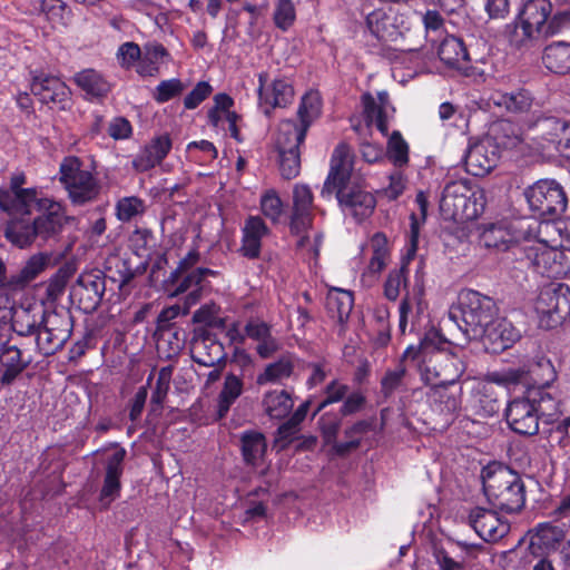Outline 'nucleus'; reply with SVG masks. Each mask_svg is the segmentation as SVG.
<instances>
[{
  "mask_svg": "<svg viewBox=\"0 0 570 570\" xmlns=\"http://www.w3.org/2000/svg\"><path fill=\"white\" fill-rule=\"evenodd\" d=\"M190 356L195 363L213 367L225 362L226 352L215 335L203 331L196 333L190 341Z\"/></svg>",
  "mask_w": 570,
  "mask_h": 570,
  "instance_id": "nucleus-20",
  "label": "nucleus"
},
{
  "mask_svg": "<svg viewBox=\"0 0 570 570\" xmlns=\"http://www.w3.org/2000/svg\"><path fill=\"white\" fill-rule=\"evenodd\" d=\"M386 157L396 167H403L409 163V145L400 131H393L387 140Z\"/></svg>",
  "mask_w": 570,
  "mask_h": 570,
  "instance_id": "nucleus-54",
  "label": "nucleus"
},
{
  "mask_svg": "<svg viewBox=\"0 0 570 570\" xmlns=\"http://www.w3.org/2000/svg\"><path fill=\"white\" fill-rule=\"evenodd\" d=\"M31 92L46 105H52L60 110L71 107V91L58 77L40 73L32 77Z\"/></svg>",
  "mask_w": 570,
  "mask_h": 570,
  "instance_id": "nucleus-12",
  "label": "nucleus"
},
{
  "mask_svg": "<svg viewBox=\"0 0 570 570\" xmlns=\"http://www.w3.org/2000/svg\"><path fill=\"white\" fill-rule=\"evenodd\" d=\"M409 269L405 264L399 268L392 269L384 283V296L389 301H396L401 294V289L407 285Z\"/></svg>",
  "mask_w": 570,
  "mask_h": 570,
  "instance_id": "nucleus-55",
  "label": "nucleus"
},
{
  "mask_svg": "<svg viewBox=\"0 0 570 570\" xmlns=\"http://www.w3.org/2000/svg\"><path fill=\"white\" fill-rule=\"evenodd\" d=\"M294 357L291 354L282 355L277 361L266 365L257 376V384L281 383L288 379L294 372Z\"/></svg>",
  "mask_w": 570,
  "mask_h": 570,
  "instance_id": "nucleus-45",
  "label": "nucleus"
},
{
  "mask_svg": "<svg viewBox=\"0 0 570 570\" xmlns=\"http://www.w3.org/2000/svg\"><path fill=\"white\" fill-rule=\"evenodd\" d=\"M469 523L480 538L495 542L509 533L510 525L499 514L489 509L476 507L469 514Z\"/></svg>",
  "mask_w": 570,
  "mask_h": 570,
  "instance_id": "nucleus-19",
  "label": "nucleus"
},
{
  "mask_svg": "<svg viewBox=\"0 0 570 570\" xmlns=\"http://www.w3.org/2000/svg\"><path fill=\"white\" fill-rule=\"evenodd\" d=\"M353 169V154L345 142L338 144L331 157V168L323 185L322 197H330L334 190L347 186Z\"/></svg>",
  "mask_w": 570,
  "mask_h": 570,
  "instance_id": "nucleus-15",
  "label": "nucleus"
},
{
  "mask_svg": "<svg viewBox=\"0 0 570 570\" xmlns=\"http://www.w3.org/2000/svg\"><path fill=\"white\" fill-rule=\"evenodd\" d=\"M168 55L166 48L160 43H147L144 47V57L138 71L141 75L154 76L158 72L159 62Z\"/></svg>",
  "mask_w": 570,
  "mask_h": 570,
  "instance_id": "nucleus-53",
  "label": "nucleus"
},
{
  "mask_svg": "<svg viewBox=\"0 0 570 570\" xmlns=\"http://www.w3.org/2000/svg\"><path fill=\"white\" fill-rule=\"evenodd\" d=\"M493 101L497 106L514 114L527 112L532 106V97L523 89L515 92H499L493 97Z\"/></svg>",
  "mask_w": 570,
  "mask_h": 570,
  "instance_id": "nucleus-48",
  "label": "nucleus"
},
{
  "mask_svg": "<svg viewBox=\"0 0 570 570\" xmlns=\"http://www.w3.org/2000/svg\"><path fill=\"white\" fill-rule=\"evenodd\" d=\"M374 429V420H360L344 430L347 441L335 443L334 451L340 456H345L356 450L362 442V436Z\"/></svg>",
  "mask_w": 570,
  "mask_h": 570,
  "instance_id": "nucleus-44",
  "label": "nucleus"
},
{
  "mask_svg": "<svg viewBox=\"0 0 570 570\" xmlns=\"http://www.w3.org/2000/svg\"><path fill=\"white\" fill-rule=\"evenodd\" d=\"M279 154L281 174L286 179H292L299 174L301 153L299 150H291Z\"/></svg>",
  "mask_w": 570,
  "mask_h": 570,
  "instance_id": "nucleus-62",
  "label": "nucleus"
},
{
  "mask_svg": "<svg viewBox=\"0 0 570 570\" xmlns=\"http://www.w3.org/2000/svg\"><path fill=\"white\" fill-rule=\"evenodd\" d=\"M243 379L234 373H227L224 379L223 387L217 396V419H224L229 412L232 405L243 394Z\"/></svg>",
  "mask_w": 570,
  "mask_h": 570,
  "instance_id": "nucleus-39",
  "label": "nucleus"
},
{
  "mask_svg": "<svg viewBox=\"0 0 570 570\" xmlns=\"http://www.w3.org/2000/svg\"><path fill=\"white\" fill-rule=\"evenodd\" d=\"M41 326L36 336V345L43 356L60 351L71 336L73 317L69 312H41Z\"/></svg>",
  "mask_w": 570,
  "mask_h": 570,
  "instance_id": "nucleus-7",
  "label": "nucleus"
},
{
  "mask_svg": "<svg viewBox=\"0 0 570 570\" xmlns=\"http://www.w3.org/2000/svg\"><path fill=\"white\" fill-rule=\"evenodd\" d=\"M483 210L482 190H473L466 180H453L444 186L440 199V212L444 219L472 220L478 218Z\"/></svg>",
  "mask_w": 570,
  "mask_h": 570,
  "instance_id": "nucleus-4",
  "label": "nucleus"
},
{
  "mask_svg": "<svg viewBox=\"0 0 570 570\" xmlns=\"http://www.w3.org/2000/svg\"><path fill=\"white\" fill-rule=\"evenodd\" d=\"M244 330L247 337L258 342L256 352L262 358H268L278 351L279 344L273 337L272 328L266 322L252 318L246 323Z\"/></svg>",
  "mask_w": 570,
  "mask_h": 570,
  "instance_id": "nucleus-30",
  "label": "nucleus"
},
{
  "mask_svg": "<svg viewBox=\"0 0 570 570\" xmlns=\"http://www.w3.org/2000/svg\"><path fill=\"white\" fill-rule=\"evenodd\" d=\"M505 420L510 429L520 435L532 436L539 432L540 417L528 393L508 404Z\"/></svg>",
  "mask_w": 570,
  "mask_h": 570,
  "instance_id": "nucleus-14",
  "label": "nucleus"
},
{
  "mask_svg": "<svg viewBox=\"0 0 570 570\" xmlns=\"http://www.w3.org/2000/svg\"><path fill=\"white\" fill-rule=\"evenodd\" d=\"M258 101L265 116L271 117L275 108H285L294 99L292 81L286 77H276L268 81V73L258 75Z\"/></svg>",
  "mask_w": 570,
  "mask_h": 570,
  "instance_id": "nucleus-10",
  "label": "nucleus"
},
{
  "mask_svg": "<svg viewBox=\"0 0 570 570\" xmlns=\"http://www.w3.org/2000/svg\"><path fill=\"white\" fill-rule=\"evenodd\" d=\"M366 23L372 35L379 40L389 41L397 36L392 18L382 10L371 12L366 18Z\"/></svg>",
  "mask_w": 570,
  "mask_h": 570,
  "instance_id": "nucleus-49",
  "label": "nucleus"
},
{
  "mask_svg": "<svg viewBox=\"0 0 570 570\" xmlns=\"http://www.w3.org/2000/svg\"><path fill=\"white\" fill-rule=\"evenodd\" d=\"M4 235L13 245L24 248L37 243V235L33 222L23 219H11L8 222Z\"/></svg>",
  "mask_w": 570,
  "mask_h": 570,
  "instance_id": "nucleus-46",
  "label": "nucleus"
},
{
  "mask_svg": "<svg viewBox=\"0 0 570 570\" xmlns=\"http://www.w3.org/2000/svg\"><path fill=\"white\" fill-rule=\"evenodd\" d=\"M37 9L53 26H67L71 11L62 0H39Z\"/></svg>",
  "mask_w": 570,
  "mask_h": 570,
  "instance_id": "nucleus-51",
  "label": "nucleus"
},
{
  "mask_svg": "<svg viewBox=\"0 0 570 570\" xmlns=\"http://www.w3.org/2000/svg\"><path fill=\"white\" fill-rule=\"evenodd\" d=\"M269 228L259 216H249L242 227L239 254L247 259H257L262 253V242L268 236Z\"/></svg>",
  "mask_w": 570,
  "mask_h": 570,
  "instance_id": "nucleus-23",
  "label": "nucleus"
},
{
  "mask_svg": "<svg viewBox=\"0 0 570 570\" xmlns=\"http://www.w3.org/2000/svg\"><path fill=\"white\" fill-rule=\"evenodd\" d=\"M42 199L38 197L36 188L19 191H3L0 188V209L12 217L30 215L33 206L39 209V203Z\"/></svg>",
  "mask_w": 570,
  "mask_h": 570,
  "instance_id": "nucleus-26",
  "label": "nucleus"
},
{
  "mask_svg": "<svg viewBox=\"0 0 570 570\" xmlns=\"http://www.w3.org/2000/svg\"><path fill=\"white\" fill-rule=\"evenodd\" d=\"M41 312L43 308L19 307L13 313L10 312L12 330L20 336L38 335L41 326Z\"/></svg>",
  "mask_w": 570,
  "mask_h": 570,
  "instance_id": "nucleus-38",
  "label": "nucleus"
},
{
  "mask_svg": "<svg viewBox=\"0 0 570 570\" xmlns=\"http://www.w3.org/2000/svg\"><path fill=\"white\" fill-rule=\"evenodd\" d=\"M387 95L379 94V102L371 94L362 96L364 115L368 125H374L383 135H387L389 124L385 115V106L387 105Z\"/></svg>",
  "mask_w": 570,
  "mask_h": 570,
  "instance_id": "nucleus-40",
  "label": "nucleus"
},
{
  "mask_svg": "<svg viewBox=\"0 0 570 570\" xmlns=\"http://www.w3.org/2000/svg\"><path fill=\"white\" fill-rule=\"evenodd\" d=\"M527 393L539 417L544 419L547 423H554L559 420L562 414V402L558 395L551 391L550 385L533 386L530 387Z\"/></svg>",
  "mask_w": 570,
  "mask_h": 570,
  "instance_id": "nucleus-27",
  "label": "nucleus"
},
{
  "mask_svg": "<svg viewBox=\"0 0 570 570\" xmlns=\"http://www.w3.org/2000/svg\"><path fill=\"white\" fill-rule=\"evenodd\" d=\"M126 454L124 448L115 445V451L106 460L104 484L99 494V502L105 509L120 495V478L124 473Z\"/></svg>",
  "mask_w": 570,
  "mask_h": 570,
  "instance_id": "nucleus-17",
  "label": "nucleus"
},
{
  "mask_svg": "<svg viewBox=\"0 0 570 570\" xmlns=\"http://www.w3.org/2000/svg\"><path fill=\"white\" fill-rule=\"evenodd\" d=\"M455 384H438L431 386L428 394L435 411L445 415H454L461 410L462 387Z\"/></svg>",
  "mask_w": 570,
  "mask_h": 570,
  "instance_id": "nucleus-28",
  "label": "nucleus"
},
{
  "mask_svg": "<svg viewBox=\"0 0 570 570\" xmlns=\"http://www.w3.org/2000/svg\"><path fill=\"white\" fill-rule=\"evenodd\" d=\"M59 181L73 205L95 200L100 191L99 180L92 170L85 167L76 156H67L59 166Z\"/></svg>",
  "mask_w": 570,
  "mask_h": 570,
  "instance_id": "nucleus-5",
  "label": "nucleus"
},
{
  "mask_svg": "<svg viewBox=\"0 0 570 570\" xmlns=\"http://www.w3.org/2000/svg\"><path fill=\"white\" fill-rule=\"evenodd\" d=\"M145 210L142 199L136 196L124 197L116 205L117 218L121 222H129Z\"/></svg>",
  "mask_w": 570,
  "mask_h": 570,
  "instance_id": "nucleus-56",
  "label": "nucleus"
},
{
  "mask_svg": "<svg viewBox=\"0 0 570 570\" xmlns=\"http://www.w3.org/2000/svg\"><path fill=\"white\" fill-rule=\"evenodd\" d=\"M171 366L161 367L158 372L156 386L151 394V403L161 406L169 391L171 381Z\"/></svg>",
  "mask_w": 570,
  "mask_h": 570,
  "instance_id": "nucleus-61",
  "label": "nucleus"
},
{
  "mask_svg": "<svg viewBox=\"0 0 570 570\" xmlns=\"http://www.w3.org/2000/svg\"><path fill=\"white\" fill-rule=\"evenodd\" d=\"M320 429L326 444L334 446L340 428L342 425V415L340 413H324L318 421Z\"/></svg>",
  "mask_w": 570,
  "mask_h": 570,
  "instance_id": "nucleus-57",
  "label": "nucleus"
},
{
  "mask_svg": "<svg viewBox=\"0 0 570 570\" xmlns=\"http://www.w3.org/2000/svg\"><path fill=\"white\" fill-rule=\"evenodd\" d=\"M483 337L497 344L498 348L505 350L520 337V332L507 318L494 317L492 324L488 325Z\"/></svg>",
  "mask_w": 570,
  "mask_h": 570,
  "instance_id": "nucleus-42",
  "label": "nucleus"
},
{
  "mask_svg": "<svg viewBox=\"0 0 570 570\" xmlns=\"http://www.w3.org/2000/svg\"><path fill=\"white\" fill-rule=\"evenodd\" d=\"M535 311L548 317L547 326L561 324L570 315V287L563 283L543 286L535 302Z\"/></svg>",
  "mask_w": 570,
  "mask_h": 570,
  "instance_id": "nucleus-8",
  "label": "nucleus"
},
{
  "mask_svg": "<svg viewBox=\"0 0 570 570\" xmlns=\"http://www.w3.org/2000/svg\"><path fill=\"white\" fill-rule=\"evenodd\" d=\"M261 209L266 218L277 222L283 212V203L273 189L267 190L261 198Z\"/></svg>",
  "mask_w": 570,
  "mask_h": 570,
  "instance_id": "nucleus-60",
  "label": "nucleus"
},
{
  "mask_svg": "<svg viewBox=\"0 0 570 570\" xmlns=\"http://www.w3.org/2000/svg\"><path fill=\"white\" fill-rule=\"evenodd\" d=\"M218 274L219 273L217 271L210 268L197 267L181 274L179 281L177 282H170L168 277L165 281L166 289L170 293L171 296H178L188 292L186 302L189 305H194L200 299L204 287L203 283L205 278L208 276L216 277Z\"/></svg>",
  "mask_w": 570,
  "mask_h": 570,
  "instance_id": "nucleus-21",
  "label": "nucleus"
},
{
  "mask_svg": "<svg viewBox=\"0 0 570 570\" xmlns=\"http://www.w3.org/2000/svg\"><path fill=\"white\" fill-rule=\"evenodd\" d=\"M414 309L416 311V314H420L423 311L422 302L420 295H413L410 296L409 293L403 297L401 304H400V330L404 333L406 325H407V318L409 315L414 317Z\"/></svg>",
  "mask_w": 570,
  "mask_h": 570,
  "instance_id": "nucleus-63",
  "label": "nucleus"
},
{
  "mask_svg": "<svg viewBox=\"0 0 570 570\" xmlns=\"http://www.w3.org/2000/svg\"><path fill=\"white\" fill-rule=\"evenodd\" d=\"M464 159L468 173L473 176H484L498 163V148L491 140H482L468 149Z\"/></svg>",
  "mask_w": 570,
  "mask_h": 570,
  "instance_id": "nucleus-24",
  "label": "nucleus"
},
{
  "mask_svg": "<svg viewBox=\"0 0 570 570\" xmlns=\"http://www.w3.org/2000/svg\"><path fill=\"white\" fill-rule=\"evenodd\" d=\"M459 312L463 324L458 323V315L450 312L449 316L469 340L483 338L488 325L497 316L498 307L493 298L474 289H463L459 294Z\"/></svg>",
  "mask_w": 570,
  "mask_h": 570,
  "instance_id": "nucleus-3",
  "label": "nucleus"
},
{
  "mask_svg": "<svg viewBox=\"0 0 570 570\" xmlns=\"http://www.w3.org/2000/svg\"><path fill=\"white\" fill-rule=\"evenodd\" d=\"M322 110V100L317 92L311 91L304 95L301 99L297 117L301 126L305 127L307 130L309 126L316 120Z\"/></svg>",
  "mask_w": 570,
  "mask_h": 570,
  "instance_id": "nucleus-52",
  "label": "nucleus"
},
{
  "mask_svg": "<svg viewBox=\"0 0 570 570\" xmlns=\"http://www.w3.org/2000/svg\"><path fill=\"white\" fill-rule=\"evenodd\" d=\"M354 305L352 292L342 288H331L326 296V311L331 318L338 323V334L345 332Z\"/></svg>",
  "mask_w": 570,
  "mask_h": 570,
  "instance_id": "nucleus-29",
  "label": "nucleus"
},
{
  "mask_svg": "<svg viewBox=\"0 0 570 570\" xmlns=\"http://www.w3.org/2000/svg\"><path fill=\"white\" fill-rule=\"evenodd\" d=\"M296 11L292 0H278L274 10V22L277 28L287 30L295 21Z\"/></svg>",
  "mask_w": 570,
  "mask_h": 570,
  "instance_id": "nucleus-59",
  "label": "nucleus"
},
{
  "mask_svg": "<svg viewBox=\"0 0 570 570\" xmlns=\"http://www.w3.org/2000/svg\"><path fill=\"white\" fill-rule=\"evenodd\" d=\"M514 256L523 267L547 277H554L561 272V264L557 261L560 253L543 245L515 247Z\"/></svg>",
  "mask_w": 570,
  "mask_h": 570,
  "instance_id": "nucleus-11",
  "label": "nucleus"
},
{
  "mask_svg": "<svg viewBox=\"0 0 570 570\" xmlns=\"http://www.w3.org/2000/svg\"><path fill=\"white\" fill-rule=\"evenodd\" d=\"M32 362V357L24 358L16 345L4 344L1 348L0 364L4 367L0 376L3 385L11 384Z\"/></svg>",
  "mask_w": 570,
  "mask_h": 570,
  "instance_id": "nucleus-32",
  "label": "nucleus"
},
{
  "mask_svg": "<svg viewBox=\"0 0 570 570\" xmlns=\"http://www.w3.org/2000/svg\"><path fill=\"white\" fill-rule=\"evenodd\" d=\"M542 62L551 72L570 73V43L558 41L547 46L543 50Z\"/></svg>",
  "mask_w": 570,
  "mask_h": 570,
  "instance_id": "nucleus-37",
  "label": "nucleus"
},
{
  "mask_svg": "<svg viewBox=\"0 0 570 570\" xmlns=\"http://www.w3.org/2000/svg\"><path fill=\"white\" fill-rule=\"evenodd\" d=\"M530 209L541 219L551 220L564 213L568 204L560 184L552 179H541L524 191Z\"/></svg>",
  "mask_w": 570,
  "mask_h": 570,
  "instance_id": "nucleus-6",
  "label": "nucleus"
},
{
  "mask_svg": "<svg viewBox=\"0 0 570 570\" xmlns=\"http://www.w3.org/2000/svg\"><path fill=\"white\" fill-rule=\"evenodd\" d=\"M73 82L92 97H105L110 91V83L95 69H83L72 77Z\"/></svg>",
  "mask_w": 570,
  "mask_h": 570,
  "instance_id": "nucleus-43",
  "label": "nucleus"
},
{
  "mask_svg": "<svg viewBox=\"0 0 570 570\" xmlns=\"http://www.w3.org/2000/svg\"><path fill=\"white\" fill-rule=\"evenodd\" d=\"M469 407L474 415L487 419L499 413L500 402L492 386L482 385L473 391Z\"/></svg>",
  "mask_w": 570,
  "mask_h": 570,
  "instance_id": "nucleus-36",
  "label": "nucleus"
},
{
  "mask_svg": "<svg viewBox=\"0 0 570 570\" xmlns=\"http://www.w3.org/2000/svg\"><path fill=\"white\" fill-rule=\"evenodd\" d=\"M445 340L435 331L425 334L420 344L421 377L428 385L455 384L465 372L463 360L443 347Z\"/></svg>",
  "mask_w": 570,
  "mask_h": 570,
  "instance_id": "nucleus-1",
  "label": "nucleus"
},
{
  "mask_svg": "<svg viewBox=\"0 0 570 570\" xmlns=\"http://www.w3.org/2000/svg\"><path fill=\"white\" fill-rule=\"evenodd\" d=\"M265 413L272 419H284L294 406L292 396L286 391H271L263 397Z\"/></svg>",
  "mask_w": 570,
  "mask_h": 570,
  "instance_id": "nucleus-47",
  "label": "nucleus"
},
{
  "mask_svg": "<svg viewBox=\"0 0 570 570\" xmlns=\"http://www.w3.org/2000/svg\"><path fill=\"white\" fill-rule=\"evenodd\" d=\"M313 223V193L307 185L297 184L293 188V208L291 232L295 235L306 233Z\"/></svg>",
  "mask_w": 570,
  "mask_h": 570,
  "instance_id": "nucleus-22",
  "label": "nucleus"
},
{
  "mask_svg": "<svg viewBox=\"0 0 570 570\" xmlns=\"http://www.w3.org/2000/svg\"><path fill=\"white\" fill-rule=\"evenodd\" d=\"M407 368L403 361H400L394 367L387 368L380 381L381 393L385 399L391 397L395 392L406 385Z\"/></svg>",
  "mask_w": 570,
  "mask_h": 570,
  "instance_id": "nucleus-50",
  "label": "nucleus"
},
{
  "mask_svg": "<svg viewBox=\"0 0 570 570\" xmlns=\"http://www.w3.org/2000/svg\"><path fill=\"white\" fill-rule=\"evenodd\" d=\"M183 90L184 85L179 79L164 80L156 87L154 98L158 102H166L181 94Z\"/></svg>",
  "mask_w": 570,
  "mask_h": 570,
  "instance_id": "nucleus-64",
  "label": "nucleus"
},
{
  "mask_svg": "<svg viewBox=\"0 0 570 570\" xmlns=\"http://www.w3.org/2000/svg\"><path fill=\"white\" fill-rule=\"evenodd\" d=\"M239 441L244 462L252 466L258 465L267 451L265 435L262 432L248 430L240 434Z\"/></svg>",
  "mask_w": 570,
  "mask_h": 570,
  "instance_id": "nucleus-35",
  "label": "nucleus"
},
{
  "mask_svg": "<svg viewBox=\"0 0 570 570\" xmlns=\"http://www.w3.org/2000/svg\"><path fill=\"white\" fill-rule=\"evenodd\" d=\"M147 266V262L136 253L111 255L107 259V269L111 273V278L118 282L121 292L127 289L135 277L146 273Z\"/></svg>",
  "mask_w": 570,
  "mask_h": 570,
  "instance_id": "nucleus-18",
  "label": "nucleus"
},
{
  "mask_svg": "<svg viewBox=\"0 0 570 570\" xmlns=\"http://www.w3.org/2000/svg\"><path fill=\"white\" fill-rule=\"evenodd\" d=\"M348 385L340 382L338 380L331 381L324 390L325 399L320 402L315 409L313 415H316L323 411L328 404L341 402L345 399L348 393Z\"/></svg>",
  "mask_w": 570,
  "mask_h": 570,
  "instance_id": "nucleus-58",
  "label": "nucleus"
},
{
  "mask_svg": "<svg viewBox=\"0 0 570 570\" xmlns=\"http://www.w3.org/2000/svg\"><path fill=\"white\" fill-rule=\"evenodd\" d=\"M440 59L449 67L464 73L469 70L470 57L462 39L455 36L445 37L439 47Z\"/></svg>",
  "mask_w": 570,
  "mask_h": 570,
  "instance_id": "nucleus-31",
  "label": "nucleus"
},
{
  "mask_svg": "<svg viewBox=\"0 0 570 570\" xmlns=\"http://www.w3.org/2000/svg\"><path fill=\"white\" fill-rule=\"evenodd\" d=\"M481 479L484 494L494 508L512 513L524 507V483L509 466L492 462L482 469Z\"/></svg>",
  "mask_w": 570,
  "mask_h": 570,
  "instance_id": "nucleus-2",
  "label": "nucleus"
},
{
  "mask_svg": "<svg viewBox=\"0 0 570 570\" xmlns=\"http://www.w3.org/2000/svg\"><path fill=\"white\" fill-rule=\"evenodd\" d=\"M307 129L295 120L287 119L281 122L276 140L278 153L299 150L306 137Z\"/></svg>",
  "mask_w": 570,
  "mask_h": 570,
  "instance_id": "nucleus-41",
  "label": "nucleus"
},
{
  "mask_svg": "<svg viewBox=\"0 0 570 570\" xmlns=\"http://www.w3.org/2000/svg\"><path fill=\"white\" fill-rule=\"evenodd\" d=\"M334 191L344 213L356 222H362L373 214L376 200L370 191L348 185Z\"/></svg>",
  "mask_w": 570,
  "mask_h": 570,
  "instance_id": "nucleus-16",
  "label": "nucleus"
},
{
  "mask_svg": "<svg viewBox=\"0 0 570 570\" xmlns=\"http://www.w3.org/2000/svg\"><path fill=\"white\" fill-rule=\"evenodd\" d=\"M106 291L105 276L95 271L82 273L75 286L71 296L78 302V307L85 313H92L101 303Z\"/></svg>",
  "mask_w": 570,
  "mask_h": 570,
  "instance_id": "nucleus-13",
  "label": "nucleus"
},
{
  "mask_svg": "<svg viewBox=\"0 0 570 570\" xmlns=\"http://www.w3.org/2000/svg\"><path fill=\"white\" fill-rule=\"evenodd\" d=\"M39 210H42V213L33 219L37 245L42 246L47 243H56L65 225L73 220V217L66 214L60 203L51 199H42L39 203Z\"/></svg>",
  "mask_w": 570,
  "mask_h": 570,
  "instance_id": "nucleus-9",
  "label": "nucleus"
},
{
  "mask_svg": "<svg viewBox=\"0 0 570 570\" xmlns=\"http://www.w3.org/2000/svg\"><path fill=\"white\" fill-rule=\"evenodd\" d=\"M480 240L488 248H494L498 250L517 252L515 247H520L515 244V236L503 223L488 224L482 227L480 234Z\"/></svg>",
  "mask_w": 570,
  "mask_h": 570,
  "instance_id": "nucleus-34",
  "label": "nucleus"
},
{
  "mask_svg": "<svg viewBox=\"0 0 570 570\" xmlns=\"http://www.w3.org/2000/svg\"><path fill=\"white\" fill-rule=\"evenodd\" d=\"M551 9L552 4L548 0H530L524 4L520 29L525 39L535 33L543 36Z\"/></svg>",
  "mask_w": 570,
  "mask_h": 570,
  "instance_id": "nucleus-25",
  "label": "nucleus"
},
{
  "mask_svg": "<svg viewBox=\"0 0 570 570\" xmlns=\"http://www.w3.org/2000/svg\"><path fill=\"white\" fill-rule=\"evenodd\" d=\"M569 124L570 121L554 116L539 115L529 124V127L533 128L543 141L552 144L557 148L560 146Z\"/></svg>",
  "mask_w": 570,
  "mask_h": 570,
  "instance_id": "nucleus-33",
  "label": "nucleus"
}]
</instances>
